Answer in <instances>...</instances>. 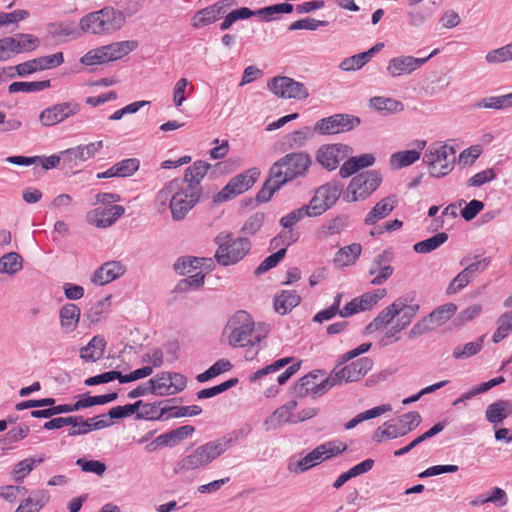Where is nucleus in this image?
Here are the masks:
<instances>
[{
	"mask_svg": "<svg viewBox=\"0 0 512 512\" xmlns=\"http://www.w3.org/2000/svg\"><path fill=\"white\" fill-rule=\"evenodd\" d=\"M268 329L264 324L257 326L250 314L237 311L226 323L223 335L233 347L255 346L267 337Z\"/></svg>",
	"mask_w": 512,
	"mask_h": 512,
	"instance_id": "nucleus-1",
	"label": "nucleus"
},
{
	"mask_svg": "<svg viewBox=\"0 0 512 512\" xmlns=\"http://www.w3.org/2000/svg\"><path fill=\"white\" fill-rule=\"evenodd\" d=\"M237 438L231 435L207 442L199 446L191 454L177 462L174 472L177 474L187 473L200 467H204L221 456L231 447Z\"/></svg>",
	"mask_w": 512,
	"mask_h": 512,
	"instance_id": "nucleus-2",
	"label": "nucleus"
},
{
	"mask_svg": "<svg viewBox=\"0 0 512 512\" xmlns=\"http://www.w3.org/2000/svg\"><path fill=\"white\" fill-rule=\"evenodd\" d=\"M126 22L125 14L111 6L90 12L79 21L82 33L108 35L120 30Z\"/></svg>",
	"mask_w": 512,
	"mask_h": 512,
	"instance_id": "nucleus-3",
	"label": "nucleus"
},
{
	"mask_svg": "<svg viewBox=\"0 0 512 512\" xmlns=\"http://www.w3.org/2000/svg\"><path fill=\"white\" fill-rule=\"evenodd\" d=\"M215 242L218 244L215 259L222 266L238 263L251 249V242L247 237L233 239L230 232L219 233Z\"/></svg>",
	"mask_w": 512,
	"mask_h": 512,
	"instance_id": "nucleus-4",
	"label": "nucleus"
},
{
	"mask_svg": "<svg viewBox=\"0 0 512 512\" xmlns=\"http://www.w3.org/2000/svg\"><path fill=\"white\" fill-rule=\"evenodd\" d=\"M311 158L306 152H293L286 154L277 160L271 166L274 176L277 177L282 185L294 180L297 177L305 175L311 165Z\"/></svg>",
	"mask_w": 512,
	"mask_h": 512,
	"instance_id": "nucleus-5",
	"label": "nucleus"
},
{
	"mask_svg": "<svg viewBox=\"0 0 512 512\" xmlns=\"http://www.w3.org/2000/svg\"><path fill=\"white\" fill-rule=\"evenodd\" d=\"M455 150L446 144L433 143L423 156V162L429 167L433 177H443L449 174L455 163Z\"/></svg>",
	"mask_w": 512,
	"mask_h": 512,
	"instance_id": "nucleus-6",
	"label": "nucleus"
},
{
	"mask_svg": "<svg viewBox=\"0 0 512 512\" xmlns=\"http://www.w3.org/2000/svg\"><path fill=\"white\" fill-rule=\"evenodd\" d=\"M344 442L328 441L317 446L302 459L296 463H290L288 469L290 472L303 473L316 466L323 460L331 459L347 450Z\"/></svg>",
	"mask_w": 512,
	"mask_h": 512,
	"instance_id": "nucleus-7",
	"label": "nucleus"
},
{
	"mask_svg": "<svg viewBox=\"0 0 512 512\" xmlns=\"http://www.w3.org/2000/svg\"><path fill=\"white\" fill-rule=\"evenodd\" d=\"M333 386L331 376H326L324 370H314L300 378L293 387V394L297 398H304L309 394L314 397L321 396Z\"/></svg>",
	"mask_w": 512,
	"mask_h": 512,
	"instance_id": "nucleus-8",
	"label": "nucleus"
},
{
	"mask_svg": "<svg viewBox=\"0 0 512 512\" xmlns=\"http://www.w3.org/2000/svg\"><path fill=\"white\" fill-rule=\"evenodd\" d=\"M401 427H398L395 420H389L384 423L383 427H378L374 434L373 440L380 443L383 440L395 439L406 435L421 423V415L417 411L405 413L399 417Z\"/></svg>",
	"mask_w": 512,
	"mask_h": 512,
	"instance_id": "nucleus-9",
	"label": "nucleus"
},
{
	"mask_svg": "<svg viewBox=\"0 0 512 512\" xmlns=\"http://www.w3.org/2000/svg\"><path fill=\"white\" fill-rule=\"evenodd\" d=\"M343 364L341 357L340 362L330 373L333 379V386L360 380L372 369L373 360L369 357H362L350 364L344 366Z\"/></svg>",
	"mask_w": 512,
	"mask_h": 512,
	"instance_id": "nucleus-10",
	"label": "nucleus"
},
{
	"mask_svg": "<svg viewBox=\"0 0 512 512\" xmlns=\"http://www.w3.org/2000/svg\"><path fill=\"white\" fill-rule=\"evenodd\" d=\"M343 191V184L334 180L321 185L315 191L314 196L310 200L308 206L311 214L320 216L329 210L339 199Z\"/></svg>",
	"mask_w": 512,
	"mask_h": 512,
	"instance_id": "nucleus-11",
	"label": "nucleus"
},
{
	"mask_svg": "<svg viewBox=\"0 0 512 512\" xmlns=\"http://www.w3.org/2000/svg\"><path fill=\"white\" fill-rule=\"evenodd\" d=\"M260 172L257 168H252L240 173L225 185L213 198L215 203H221L235 198L250 189L257 181Z\"/></svg>",
	"mask_w": 512,
	"mask_h": 512,
	"instance_id": "nucleus-12",
	"label": "nucleus"
},
{
	"mask_svg": "<svg viewBox=\"0 0 512 512\" xmlns=\"http://www.w3.org/2000/svg\"><path fill=\"white\" fill-rule=\"evenodd\" d=\"M361 123L359 117L349 114H334L315 123L314 131L321 135H333L348 132Z\"/></svg>",
	"mask_w": 512,
	"mask_h": 512,
	"instance_id": "nucleus-13",
	"label": "nucleus"
},
{
	"mask_svg": "<svg viewBox=\"0 0 512 512\" xmlns=\"http://www.w3.org/2000/svg\"><path fill=\"white\" fill-rule=\"evenodd\" d=\"M268 88L277 97L284 99L303 100L309 96L308 89L302 82L286 76L272 78L268 82Z\"/></svg>",
	"mask_w": 512,
	"mask_h": 512,
	"instance_id": "nucleus-14",
	"label": "nucleus"
},
{
	"mask_svg": "<svg viewBox=\"0 0 512 512\" xmlns=\"http://www.w3.org/2000/svg\"><path fill=\"white\" fill-rule=\"evenodd\" d=\"M80 110L81 105L76 101L57 103L45 108L39 114V121L44 127L55 126L66 119L77 115Z\"/></svg>",
	"mask_w": 512,
	"mask_h": 512,
	"instance_id": "nucleus-15",
	"label": "nucleus"
},
{
	"mask_svg": "<svg viewBox=\"0 0 512 512\" xmlns=\"http://www.w3.org/2000/svg\"><path fill=\"white\" fill-rule=\"evenodd\" d=\"M353 150L350 146L335 143L321 146L316 153V160L325 169L335 170L339 163L352 154Z\"/></svg>",
	"mask_w": 512,
	"mask_h": 512,
	"instance_id": "nucleus-16",
	"label": "nucleus"
},
{
	"mask_svg": "<svg viewBox=\"0 0 512 512\" xmlns=\"http://www.w3.org/2000/svg\"><path fill=\"white\" fill-rule=\"evenodd\" d=\"M382 176L377 170H370L357 174L350 181V192L355 195L357 190L358 195L353 199L365 200L369 197L381 184Z\"/></svg>",
	"mask_w": 512,
	"mask_h": 512,
	"instance_id": "nucleus-17",
	"label": "nucleus"
},
{
	"mask_svg": "<svg viewBox=\"0 0 512 512\" xmlns=\"http://www.w3.org/2000/svg\"><path fill=\"white\" fill-rule=\"evenodd\" d=\"M64 62V55L62 52H57L52 55L41 56L14 67H8V70H16L18 76H26L37 71L51 69L60 66Z\"/></svg>",
	"mask_w": 512,
	"mask_h": 512,
	"instance_id": "nucleus-18",
	"label": "nucleus"
},
{
	"mask_svg": "<svg viewBox=\"0 0 512 512\" xmlns=\"http://www.w3.org/2000/svg\"><path fill=\"white\" fill-rule=\"evenodd\" d=\"M439 49H434L430 55L424 58H415L413 56H399L392 58L388 62L387 72L392 77H399L404 74H411L423 64H425L431 57L436 55Z\"/></svg>",
	"mask_w": 512,
	"mask_h": 512,
	"instance_id": "nucleus-19",
	"label": "nucleus"
},
{
	"mask_svg": "<svg viewBox=\"0 0 512 512\" xmlns=\"http://www.w3.org/2000/svg\"><path fill=\"white\" fill-rule=\"evenodd\" d=\"M103 146V141H97L67 149L61 153L62 161L64 165L72 169L79 166L80 163L93 158L96 153L103 148Z\"/></svg>",
	"mask_w": 512,
	"mask_h": 512,
	"instance_id": "nucleus-20",
	"label": "nucleus"
},
{
	"mask_svg": "<svg viewBox=\"0 0 512 512\" xmlns=\"http://www.w3.org/2000/svg\"><path fill=\"white\" fill-rule=\"evenodd\" d=\"M125 213L121 205H110L97 207L87 213L86 219L89 224L98 228H107L113 225Z\"/></svg>",
	"mask_w": 512,
	"mask_h": 512,
	"instance_id": "nucleus-21",
	"label": "nucleus"
},
{
	"mask_svg": "<svg viewBox=\"0 0 512 512\" xmlns=\"http://www.w3.org/2000/svg\"><path fill=\"white\" fill-rule=\"evenodd\" d=\"M199 199L200 195L196 192L184 189L182 185L178 193L171 198L170 209L172 218L175 221L184 219L186 214L196 205Z\"/></svg>",
	"mask_w": 512,
	"mask_h": 512,
	"instance_id": "nucleus-22",
	"label": "nucleus"
},
{
	"mask_svg": "<svg viewBox=\"0 0 512 512\" xmlns=\"http://www.w3.org/2000/svg\"><path fill=\"white\" fill-rule=\"evenodd\" d=\"M235 4L234 0H222L199 10L193 18V26L199 28L214 23L223 17Z\"/></svg>",
	"mask_w": 512,
	"mask_h": 512,
	"instance_id": "nucleus-23",
	"label": "nucleus"
},
{
	"mask_svg": "<svg viewBox=\"0 0 512 512\" xmlns=\"http://www.w3.org/2000/svg\"><path fill=\"white\" fill-rule=\"evenodd\" d=\"M125 273V267L118 261H109L95 270L91 277V282L95 285L103 286Z\"/></svg>",
	"mask_w": 512,
	"mask_h": 512,
	"instance_id": "nucleus-24",
	"label": "nucleus"
},
{
	"mask_svg": "<svg viewBox=\"0 0 512 512\" xmlns=\"http://www.w3.org/2000/svg\"><path fill=\"white\" fill-rule=\"evenodd\" d=\"M210 167V164L200 160L195 161L191 166H189L185 170L184 178L181 179V181H183V184H187V187L185 189L191 192H196L198 195H201L202 188L200 187V182L204 178Z\"/></svg>",
	"mask_w": 512,
	"mask_h": 512,
	"instance_id": "nucleus-25",
	"label": "nucleus"
},
{
	"mask_svg": "<svg viewBox=\"0 0 512 512\" xmlns=\"http://www.w3.org/2000/svg\"><path fill=\"white\" fill-rule=\"evenodd\" d=\"M175 398L168 400H162L154 403H144L142 409L137 413V419H148V420H166V414L170 411L168 405L174 403Z\"/></svg>",
	"mask_w": 512,
	"mask_h": 512,
	"instance_id": "nucleus-26",
	"label": "nucleus"
},
{
	"mask_svg": "<svg viewBox=\"0 0 512 512\" xmlns=\"http://www.w3.org/2000/svg\"><path fill=\"white\" fill-rule=\"evenodd\" d=\"M81 316L80 308L74 303L64 304L59 311L60 326L64 333H72L77 327Z\"/></svg>",
	"mask_w": 512,
	"mask_h": 512,
	"instance_id": "nucleus-27",
	"label": "nucleus"
},
{
	"mask_svg": "<svg viewBox=\"0 0 512 512\" xmlns=\"http://www.w3.org/2000/svg\"><path fill=\"white\" fill-rule=\"evenodd\" d=\"M62 156L51 155L45 156H9L5 159L7 163L18 165V166H30L35 163H40L45 170L55 168L61 161Z\"/></svg>",
	"mask_w": 512,
	"mask_h": 512,
	"instance_id": "nucleus-28",
	"label": "nucleus"
},
{
	"mask_svg": "<svg viewBox=\"0 0 512 512\" xmlns=\"http://www.w3.org/2000/svg\"><path fill=\"white\" fill-rule=\"evenodd\" d=\"M314 128L304 126L299 130L293 131L283 137L282 145L287 150L301 148L313 138Z\"/></svg>",
	"mask_w": 512,
	"mask_h": 512,
	"instance_id": "nucleus-29",
	"label": "nucleus"
},
{
	"mask_svg": "<svg viewBox=\"0 0 512 512\" xmlns=\"http://www.w3.org/2000/svg\"><path fill=\"white\" fill-rule=\"evenodd\" d=\"M297 407V401L292 400L276 409L264 422L267 430L276 429L282 422H291L292 411Z\"/></svg>",
	"mask_w": 512,
	"mask_h": 512,
	"instance_id": "nucleus-30",
	"label": "nucleus"
},
{
	"mask_svg": "<svg viewBox=\"0 0 512 512\" xmlns=\"http://www.w3.org/2000/svg\"><path fill=\"white\" fill-rule=\"evenodd\" d=\"M105 416L106 415L103 414L101 416L88 418V419H83V417H81V419H79V421H77L75 429L68 430V435L74 437V436H78V435L87 434L93 430H101V429L109 427L112 424V422L104 420V419L98 420L99 417H105Z\"/></svg>",
	"mask_w": 512,
	"mask_h": 512,
	"instance_id": "nucleus-31",
	"label": "nucleus"
},
{
	"mask_svg": "<svg viewBox=\"0 0 512 512\" xmlns=\"http://www.w3.org/2000/svg\"><path fill=\"white\" fill-rule=\"evenodd\" d=\"M106 341L104 337L94 336L89 343L80 350V357L86 362H96L104 355Z\"/></svg>",
	"mask_w": 512,
	"mask_h": 512,
	"instance_id": "nucleus-32",
	"label": "nucleus"
},
{
	"mask_svg": "<svg viewBox=\"0 0 512 512\" xmlns=\"http://www.w3.org/2000/svg\"><path fill=\"white\" fill-rule=\"evenodd\" d=\"M138 47V42L135 40H125L114 42L109 45L103 46L107 61H115L126 56Z\"/></svg>",
	"mask_w": 512,
	"mask_h": 512,
	"instance_id": "nucleus-33",
	"label": "nucleus"
},
{
	"mask_svg": "<svg viewBox=\"0 0 512 512\" xmlns=\"http://www.w3.org/2000/svg\"><path fill=\"white\" fill-rule=\"evenodd\" d=\"M194 427L191 425H184L178 427L170 432L164 433L156 437L155 443L159 446H175L188 436L192 435Z\"/></svg>",
	"mask_w": 512,
	"mask_h": 512,
	"instance_id": "nucleus-34",
	"label": "nucleus"
},
{
	"mask_svg": "<svg viewBox=\"0 0 512 512\" xmlns=\"http://www.w3.org/2000/svg\"><path fill=\"white\" fill-rule=\"evenodd\" d=\"M395 197L388 196L379 201L365 217V224L373 225L388 216L394 209Z\"/></svg>",
	"mask_w": 512,
	"mask_h": 512,
	"instance_id": "nucleus-35",
	"label": "nucleus"
},
{
	"mask_svg": "<svg viewBox=\"0 0 512 512\" xmlns=\"http://www.w3.org/2000/svg\"><path fill=\"white\" fill-rule=\"evenodd\" d=\"M300 296L294 290H283L274 299L275 311L281 315L287 314L300 303Z\"/></svg>",
	"mask_w": 512,
	"mask_h": 512,
	"instance_id": "nucleus-36",
	"label": "nucleus"
},
{
	"mask_svg": "<svg viewBox=\"0 0 512 512\" xmlns=\"http://www.w3.org/2000/svg\"><path fill=\"white\" fill-rule=\"evenodd\" d=\"M361 251V245L358 243L342 247L335 254L333 263L335 266L340 268L353 265L361 255Z\"/></svg>",
	"mask_w": 512,
	"mask_h": 512,
	"instance_id": "nucleus-37",
	"label": "nucleus"
},
{
	"mask_svg": "<svg viewBox=\"0 0 512 512\" xmlns=\"http://www.w3.org/2000/svg\"><path fill=\"white\" fill-rule=\"evenodd\" d=\"M47 31L53 38H78L83 34L73 21L50 23Z\"/></svg>",
	"mask_w": 512,
	"mask_h": 512,
	"instance_id": "nucleus-38",
	"label": "nucleus"
},
{
	"mask_svg": "<svg viewBox=\"0 0 512 512\" xmlns=\"http://www.w3.org/2000/svg\"><path fill=\"white\" fill-rule=\"evenodd\" d=\"M397 305L398 304H390L386 308H384L377 317H375L366 327L365 331L368 334L374 333L380 330L383 327H386L390 324L395 317H397Z\"/></svg>",
	"mask_w": 512,
	"mask_h": 512,
	"instance_id": "nucleus-39",
	"label": "nucleus"
},
{
	"mask_svg": "<svg viewBox=\"0 0 512 512\" xmlns=\"http://www.w3.org/2000/svg\"><path fill=\"white\" fill-rule=\"evenodd\" d=\"M9 37L14 55L34 51L39 45L38 38L31 34H16Z\"/></svg>",
	"mask_w": 512,
	"mask_h": 512,
	"instance_id": "nucleus-40",
	"label": "nucleus"
},
{
	"mask_svg": "<svg viewBox=\"0 0 512 512\" xmlns=\"http://www.w3.org/2000/svg\"><path fill=\"white\" fill-rule=\"evenodd\" d=\"M183 185V181L180 178L173 179L169 183H167L156 196V205L159 211H162L166 208L167 204L170 205L171 198L173 195H176Z\"/></svg>",
	"mask_w": 512,
	"mask_h": 512,
	"instance_id": "nucleus-41",
	"label": "nucleus"
},
{
	"mask_svg": "<svg viewBox=\"0 0 512 512\" xmlns=\"http://www.w3.org/2000/svg\"><path fill=\"white\" fill-rule=\"evenodd\" d=\"M393 304H399L397 305V322L402 324L404 327L409 325L412 321V319L417 315L419 311V305L418 304H408L407 298H397Z\"/></svg>",
	"mask_w": 512,
	"mask_h": 512,
	"instance_id": "nucleus-42",
	"label": "nucleus"
},
{
	"mask_svg": "<svg viewBox=\"0 0 512 512\" xmlns=\"http://www.w3.org/2000/svg\"><path fill=\"white\" fill-rule=\"evenodd\" d=\"M282 183L280 180L274 176V172L269 170V177L263 183L261 189L258 191L256 195V200L259 203L268 202L273 194L278 191L282 187Z\"/></svg>",
	"mask_w": 512,
	"mask_h": 512,
	"instance_id": "nucleus-43",
	"label": "nucleus"
},
{
	"mask_svg": "<svg viewBox=\"0 0 512 512\" xmlns=\"http://www.w3.org/2000/svg\"><path fill=\"white\" fill-rule=\"evenodd\" d=\"M168 372H160L157 373L153 378H151L148 383L150 384L151 394L156 396H169L173 395L171 391V385L169 381V377L167 376Z\"/></svg>",
	"mask_w": 512,
	"mask_h": 512,
	"instance_id": "nucleus-44",
	"label": "nucleus"
},
{
	"mask_svg": "<svg viewBox=\"0 0 512 512\" xmlns=\"http://www.w3.org/2000/svg\"><path fill=\"white\" fill-rule=\"evenodd\" d=\"M448 240V235L445 232L437 233L436 235L425 239L423 241L417 242L413 249L417 253L426 254L430 253L437 248H439L442 244H444Z\"/></svg>",
	"mask_w": 512,
	"mask_h": 512,
	"instance_id": "nucleus-45",
	"label": "nucleus"
},
{
	"mask_svg": "<svg viewBox=\"0 0 512 512\" xmlns=\"http://www.w3.org/2000/svg\"><path fill=\"white\" fill-rule=\"evenodd\" d=\"M51 86L50 80H43V81H33V82H13L8 86V92L10 94L18 93V92H24V93H31V92H38L42 91L46 88H49Z\"/></svg>",
	"mask_w": 512,
	"mask_h": 512,
	"instance_id": "nucleus-46",
	"label": "nucleus"
},
{
	"mask_svg": "<svg viewBox=\"0 0 512 512\" xmlns=\"http://www.w3.org/2000/svg\"><path fill=\"white\" fill-rule=\"evenodd\" d=\"M474 262L469 263L470 257L465 256L460 261L461 265H466V267L463 269L465 273L473 280L475 279L479 274H481L491 263L490 257H484L482 259H479L478 256L474 257Z\"/></svg>",
	"mask_w": 512,
	"mask_h": 512,
	"instance_id": "nucleus-47",
	"label": "nucleus"
},
{
	"mask_svg": "<svg viewBox=\"0 0 512 512\" xmlns=\"http://www.w3.org/2000/svg\"><path fill=\"white\" fill-rule=\"evenodd\" d=\"M23 258L16 252H9L0 260V272L14 275L22 269Z\"/></svg>",
	"mask_w": 512,
	"mask_h": 512,
	"instance_id": "nucleus-48",
	"label": "nucleus"
},
{
	"mask_svg": "<svg viewBox=\"0 0 512 512\" xmlns=\"http://www.w3.org/2000/svg\"><path fill=\"white\" fill-rule=\"evenodd\" d=\"M506 407H508V400L503 399L490 404L485 411L487 421L494 424V426L502 423L507 418V414L503 413Z\"/></svg>",
	"mask_w": 512,
	"mask_h": 512,
	"instance_id": "nucleus-49",
	"label": "nucleus"
},
{
	"mask_svg": "<svg viewBox=\"0 0 512 512\" xmlns=\"http://www.w3.org/2000/svg\"><path fill=\"white\" fill-rule=\"evenodd\" d=\"M486 335L480 336L476 341L466 343L464 346H457L453 350L455 359H466L481 351Z\"/></svg>",
	"mask_w": 512,
	"mask_h": 512,
	"instance_id": "nucleus-50",
	"label": "nucleus"
},
{
	"mask_svg": "<svg viewBox=\"0 0 512 512\" xmlns=\"http://www.w3.org/2000/svg\"><path fill=\"white\" fill-rule=\"evenodd\" d=\"M420 158V152L417 150H406L396 152L391 155L390 164L396 169L407 167Z\"/></svg>",
	"mask_w": 512,
	"mask_h": 512,
	"instance_id": "nucleus-51",
	"label": "nucleus"
},
{
	"mask_svg": "<svg viewBox=\"0 0 512 512\" xmlns=\"http://www.w3.org/2000/svg\"><path fill=\"white\" fill-rule=\"evenodd\" d=\"M457 311V306L454 303H446L434 309L429 317L431 318L435 327L442 325L448 321Z\"/></svg>",
	"mask_w": 512,
	"mask_h": 512,
	"instance_id": "nucleus-52",
	"label": "nucleus"
},
{
	"mask_svg": "<svg viewBox=\"0 0 512 512\" xmlns=\"http://www.w3.org/2000/svg\"><path fill=\"white\" fill-rule=\"evenodd\" d=\"M369 103L370 107L377 111L398 112L403 110V104L393 98L375 96L370 99Z\"/></svg>",
	"mask_w": 512,
	"mask_h": 512,
	"instance_id": "nucleus-53",
	"label": "nucleus"
},
{
	"mask_svg": "<svg viewBox=\"0 0 512 512\" xmlns=\"http://www.w3.org/2000/svg\"><path fill=\"white\" fill-rule=\"evenodd\" d=\"M233 365L229 360L219 359L216 361L210 368H208L205 372L198 374L196 379L198 382H206L223 372L229 371Z\"/></svg>",
	"mask_w": 512,
	"mask_h": 512,
	"instance_id": "nucleus-54",
	"label": "nucleus"
},
{
	"mask_svg": "<svg viewBox=\"0 0 512 512\" xmlns=\"http://www.w3.org/2000/svg\"><path fill=\"white\" fill-rule=\"evenodd\" d=\"M485 60L489 64H501L512 61V42L489 51L485 56Z\"/></svg>",
	"mask_w": 512,
	"mask_h": 512,
	"instance_id": "nucleus-55",
	"label": "nucleus"
},
{
	"mask_svg": "<svg viewBox=\"0 0 512 512\" xmlns=\"http://www.w3.org/2000/svg\"><path fill=\"white\" fill-rule=\"evenodd\" d=\"M348 224L349 217L347 215H338L335 218L328 221L327 223H325L322 226V230L320 233H322L324 237L339 234L348 226Z\"/></svg>",
	"mask_w": 512,
	"mask_h": 512,
	"instance_id": "nucleus-56",
	"label": "nucleus"
},
{
	"mask_svg": "<svg viewBox=\"0 0 512 512\" xmlns=\"http://www.w3.org/2000/svg\"><path fill=\"white\" fill-rule=\"evenodd\" d=\"M256 13L254 11L250 10L247 7H242L233 11H228L225 14L224 20L220 25L221 30H227L229 29L233 23H235L238 20L248 19L252 16H254Z\"/></svg>",
	"mask_w": 512,
	"mask_h": 512,
	"instance_id": "nucleus-57",
	"label": "nucleus"
},
{
	"mask_svg": "<svg viewBox=\"0 0 512 512\" xmlns=\"http://www.w3.org/2000/svg\"><path fill=\"white\" fill-rule=\"evenodd\" d=\"M305 216L315 217V215L311 214V211H310V208L308 205H304L298 209L293 210L286 216H283L280 219V224L285 229H290V228H292L293 225H295L297 222H299Z\"/></svg>",
	"mask_w": 512,
	"mask_h": 512,
	"instance_id": "nucleus-58",
	"label": "nucleus"
},
{
	"mask_svg": "<svg viewBox=\"0 0 512 512\" xmlns=\"http://www.w3.org/2000/svg\"><path fill=\"white\" fill-rule=\"evenodd\" d=\"M36 465V459L29 457L19 461L11 472L13 479L20 483L23 479L34 469Z\"/></svg>",
	"mask_w": 512,
	"mask_h": 512,
	"instance_id": "nucleus-59",
	"label": "nucleus"
},
{
	"mask_svg": "<svg viewBox=\"0 0 512 512\" xmlns=\"http://www.w3.org/2000/svg\"><path fill=\"white\" fill-rule=\"evenodd\" d=\"M293 361V358L292 357H286V358H282V359H278L276 360L275 362H273L272 364L254 372L251 376H250V381L251 382H255L259 379H261L262 377L270 374V373H274V372H277L279 371L280 369L284 368L286 365L290 364L291 362Z\"/></svg>",
	"mask_w": 512,
	"mask_h": 512,
	"instance_id": "nucleus-60",
	"label": "nucleus"
},
{
	"mask_svg": "<svg viewBox=\"0 0 512 512\" xmlns=\"http://www.w3.org/2000/svg\"><path fill=\"white\" fill-rule=\"evenodd\" d=\"M204 280L205 274L199 271L187 278L181 279L176 286V290L179 292H187L192 288L198 289L204 285Z\"/></svg>",
	"mask_w": 512,
	"mask_h": 512,
	"instance_id": "nucleus-61",
	"label": "nucleus"
},
{
	"mask_svg": "<svg viewBox=\"0 0 512 512\" xmlns=\"http://www.w3.org/2000/svg\"><path fill=\"white\" fill-rule=\"evenodd\" d=\"M76 465L79 466L83 472L94 473L100 477L103 476L107 470L106 464L99 460L79 458L76 460Z\"/></svg>",
	"mask_w": 512,
	"mask_h": 512,
	"instance_id": "nucleus-62",
	"label": "nucleus"
},
{
	"mask_svg": "<svg viewBox=\"0 0 512 512\" xmlns=\"http://www.w3.org/2000/svg\"><path fill=\"white\" fill-rule=\"evenodd\" d=\"M265 219V214L256 212L251 215L244 223L241 232L246 236L255 235L262 227Z\"/></svg>",
	"mask_w": 512,
	"mask_h": 512,
	"instance_id": "nucleus-63",
	"label": "nucleus"
},
{
	"mask_svg": "<svg viewBox=\"0 0 512 512\" xmlns=\"http://www.w3.org/2000/svg\"><path fill=\"white\" fill-rule=\"evenodd\" d=\"M110 298L111 296H107L106 298L96 302L90 308L86 314V317L90 320L91 323H98L102 319L103 315L108 312Z\"/></svg>",
	"mask_w": 512,
	"mask_h": 512,
	"instance_id": "nucleus-64",
	"label": "nucleus"
}]
</instances>
